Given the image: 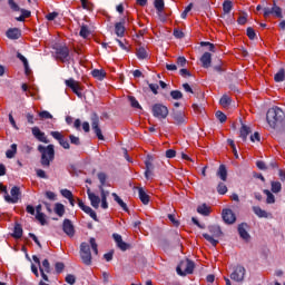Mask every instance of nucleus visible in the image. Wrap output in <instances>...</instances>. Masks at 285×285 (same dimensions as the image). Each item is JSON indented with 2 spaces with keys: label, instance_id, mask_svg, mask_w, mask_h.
I'll use <instances>...</instances> for the list:
<instances>
[{
  "label": "nucleus",
  "instance_id": "nucleus-26",
  "mask_svg": "<svg viewBox=\"0 0 285 285\" xmlns=\"http://www.w3.org/2000/svg\"><path fill=\"white\" fill-rule=\"evenodd\" d=\"M216 175L222 181H226L228 179V169L226 168V165H219Z\"/></svg>",
  "mask_w": 285,
  "mask_h": 285
},
{
  "label": "nucleus",
  "instance_id": "nucleus-15",
  "mask_svg": "<svg viewBox=\"0 0 285 285\" xmlns=\"http://www.w3.org/2000/svg\"><path fill=\"white\" fill-rule=\"evenodd\" d=\"M62 230L68 237H75V225H72V220L66 218L62 223Z\"/></svg>",
  "mask_w": 285,
  "mask_h": 285
},
{
  "label": "nucleus",
  "instance_id": "nucleus-16",
  "mask_svg": "<svg viewBox=\"0 0 285 285\" xmlns=\"http://www.w3.org/2000/svg\"><path fill=\"white\" fill-rule=\"evenodd\" d=\"M31 132L38 141H41L42 144H50V140H48V137H46V132L41 131L39 127H33Z\"/></svg>",
  "mask_w": 285,
  "mask_h": 285
},
{
  "label": "nucleus",
  "instance_id": "nucleus-18",
  "mask_svg": "<svg viewBox=\"0 0 285 285\" xmlns=\"http://www.w3.org/2000/svg\"><path fill=\"white\" fill-rule=\"evenodd\" d=\"M238 235L240 239L248 242L250 239V234H248V225L246 223H240L238 225Z\"/></svg>",
  "mask_w": 285,
  "mask_h": 285
},
{
  "label": "nucleus",
  "instance_id": "nucleus-56",
  "mask_svg": "<svg viewBox=\"0 0 285 285\" xmlns=\"http://www.w3.org/2000/svg\"><path fill=\"white\" fill-rule=\"evenodd\" d=\"M216 119H218V121H220V124H225L227 117L226 114H224L223 111H216Z\"/></svg>",
  "mask_w": 285,
  "mask_h": 285
},
{
  "label": "nucleus",
  "instance_id": "nucleus-24",
  "mask_svg": "<svg viewBox=\"0 0 285 285\" xmlns=\"http://www.w3.org/2000/svg\"><path fill=\"white\" fill-rule=\"evenodd\" d=\"M200 62L204 68H210V65L213 63V55H210V52H205L200 57Z\"/></svg>",
  "mask_w": 285,
  "mask_h": 285
},
{
  "label": "nucleus",
  "instance_id": "nucleus-37",
  "mask_svg": "<svg viewBox=\"0 0 285 285\" xmlns=\"http://www.w3.org/2000/svg\"><path fill=\"white\" fill-rule=\"evenodd\" d=\"M154 8L157 10L158 14H161L166 8L164 0H154Z\"/></svg>",
  "mask_w": 285,
  "mask_h": 285
},
{
  "label": "nucleus",
  "instance_id": "nucleus-1",
  "mask_svg": "<svg viewBox=\"0 0 285 285\" xmlns=\"http://www.w3.org/2000/svg\"><path fill=\"white\" fill-rule=\"evenodd\" d=\"M284 110L279 107H272L267 110L266 121L272 128H277L284 121Z\"/></svg>",
  "mask_w": 285,
  "mask_h": 285
},
{
  "label": "nucleus",
  "instance_id": "nucleus-45",
  "mask_svg": "<svg viewBox=\"0 0 285 285\" xmlns=\"http://www.w3.org/2000/svg\"><path fill=\"white\" fill-rule=\"evenodd\" d=\"M263 193L267 197L266 198V204H275V195H273V193H271V190L264 189Z\"/></svg>",
  "mask_w": 285,
  "mask_h": 285
},
{
  "label": "nucleus",
  "instance_id": "nucleus-50",
  "mask_svg": "<svg viewBox=\"0 0 285 285\" xmlns=\"http://www.w3.org/2000/svg\"><path fill=\"white\" fill-rule=\"evenodd\" d=\"M89 244H90L91 250L95 253V255H99V248H98V245H97V240L94 237H91L89 239Z\"/></svg>",
  "mask_w": 285,
  "mask_h": 285
},
{
  "label": "nucleus",
  "instance_id": "nucleus-48",
  "mask_svg": "<svg viewBox=\"0 0 285 285\" xmlns=\"http://www.w3.org/2000/svg\"><path fill=\"white\" fill-rule=\"evenodd\" d=\"M217 193L218 195H226L228 193V187L224 183H219L217 185Z\"/></svg>",
  "mask_w": 285,
  "mask_h": 285
},
{
  "label": "nucleus",
  "instance_id": "nucleus-20",
  "mask_svg": "<svg viewBox=\"0 0 285 285\" xmlns=\"http://www.w3.org/2000/svg\"><path fill=\"white\" fill-rule=\"evenodd\" d=\"M87 195L89 197V202L92 208H99V204H101V198H99V196H97L95 193L90 191V189L87 190Z\"/></svg>",
  "mask_w": 285,
  "mask_h": 285
},
{
  "label": "nucleus",
  "instance_id": "nucleus-57",
  "mask_svg": "<svg viewBox=\"0 0 285 285\" xmlns=\"http://www.w3.org/2000/svg\"><path fill=\"white\" fill-rule=\"evenodd\" d=\"M200 46L204 48L207 46L209 52H215V45L208 41H202Z\"/></svg>",
  "mask_w": 285,
  "mask_h": 285
},
{
  "label": "nucleus",
  "instance_id": "nucleus-7",
  "mask_svg": "<svg viewBox=\"0 0 285 285\" xmlns=\"http://www.w3.org/2000/svg\"><path fill=\"white\" fill-rule=\"evenodd\" d=\"M65 85L67 86V88H70V90H72V92L77 95V97H83V94H81L83 87H81V82L75 80V78H69L65 80Z\"/></svg>",
  "mask_w": 285,
  "mask_h": 285
},
{
  "label": "nucleus",
  "instance_id": "nucleus-28",
  "mask_svg": "<svg viewBox=\"0 0 285 285\" xmlns=\"http://www.w3.org/2000/svg\"><path fill=\"white\" fill-rule=\"evenodd\" d=\"M253 213L257 215L261 219H268L271 217V214H268L266 210L262 209L259 206L253 207Z\"/></svg>",
  "mask_w": 285,
  "mask_h": 285
},
{
  "label": "nucleus",
  "instance_id": "nucleus-39",
  "mask_svg": "<svg viewBox=\"0 0 285 285\" xmlns=\"http://www.w3.org/2000/svg\"><path fill=\"white\" fill-rule=\"evenodd\" d=\"M219 104L223 106V108H228V106L233 104V99L228 95H223L219 99Z\"/></svg>",
  "mask_w": 285,
  "mask_h": 285
},
{
  "label": "nucleus",
  "instance_id": "nucleus-54",
  "mask_svg": "<svg viewBox=\"0 0 285 285\" xmlns=\"http://www.w3.org/2000/svg\"><path fill=\"white\" fill-rule=\"evenodd\" d=\"M246 35L252 41L257 37V33L255 32V29H253V27L247 28Z\"/></svg>",
  "mask_w": 285,
  "mask_h": 285
},
{
  "label": "nucleus",
  "instance_id": "nucleus-44",
  "mask_svg": "<svg viewBox=\"0 0 285 285\" xmlns=\"http://www.w3.org/2000/svg\"><path fill=\"white\" fill-rule=\"evenodd\" d=\"M7 3L12 12H19V10H21L19 3H17L14 0H7Z\"/></svg>",
  "mask_w": 285,
  "mask_h": 285
},
{
  "label": "nucleus",
  "instance_id": "nucleus-3",
  "mask_svg": "<svg viewBox=\"0 0 285 285\" xmlns=\"http://www.w3.org/2000/svg\"><path fill=\"white\" fill-rule=\"evenodd\" d=\"M208 230L212 235L204 233L203 234L204 239H206V242H209L212 246H217V244H219V240H217V238L224 236V232H222V227L219 225H209Z\"/></svg>",
  "mask_w": 285,
  "mask_h": 285
},
{
  "label": "nucleus",
  "instance_id": "nucleus-62",
  "mask_svg": "<svg viewBox=\"0 0 285 285\" xmlns=\"http://www.w3.org/2000/svg\"><path fill=\"white\" fill-rule=\"evenodd\" d=\"M57 17H59V12L53 11V12L48 13L46 16V19H47V21H55Z\"/></svg>",
  "mask_w": 285,
  "mask_h": 285
},
{
  "label": "nucleus",
  "instance_id": "nucleus-19",
  "mask_svg": "<svg viewBox=\"0 0 285 285\" xmlns=\"http://www.w3.org/2000/svg\"><path fill=\"white\" fill-rule=\"evenodd\" d=\"M126 18H122L120 22H116L115 24V32L117 37H124L126 35Z\"/></svg>",
  "mask_w": 285,
  "mask_h": 285
},
{
  "label": "nucleus",
  "instance_id": "nucleus-38",
  "mask_svg": "<svg viewBox=\"0 0 285 285\" xmlns=\"http://www.w3.org/2000/svg\"><path fill=\"white\" fill-rule=\"evenodd\" d=\"M55 213L58 217H63L66 215V207L61 203H56L55 205Z\"/></svg>",
  "mask_w": 285,
  "mask_h": 285
},
{
  "label": "nucleus",
  "instance_id": "nucleus-4",
  "mask_svg": "<svg viewBox=\"0 0 285 285\" xmlns=\"http://www.w3.org/2000/svg\"><path fill=\"white\" fill-rule=\"evenodd\" d=\"M177 274L181 277L186 275H193V272L195 271V262L190 259H185L179 263V265L176 268Z\"/></svg>",
  "mask_w": 285,
  "mask_h": 285
},
{
  "label": "nucleus",
  "instance_id": "nucleus-9",
  "mask_svg": "<svg viewBox=\"0 0 285 285\" xmlns=\"http://www.w3.org/2000/svg\"><path fill=\"white\" fill-rule=\"evenodd\" d=\"M263 11L265 19H268L269 14L275 16L276 19H284V14L282 13V9L279 8V6H277V2H274L272 8H264Z\"/></svg>",
  "mask_w": 285,
  "mask_h": 285
},
{
  "label": "nucleus",
  "instance_id": "nucleus-46",
  "mask_svg": "<svg viewBox=\"0 0 285 285\" xmlns=\"http://www.w3.org/2000/svg\"><path fill=\"white\" fill-rule=\"evenodd\" d=\"M98 179L100 181L99 190L101 191V189L104 190V186H106V180L108 179V176L106 175V173H99Z\"/></svg>",
  "mask_w": 285,
  "mask_h": 285
},
{
  "label": "nucleus",
  "instance_id": "nucleus-10",
  "mask_svg": "<svg viewBox=\"0 0 285 285\" xmlns=\"http://www.w3.org/2000/svg\"><path fill=\"white\" fill-rule=\"evenodd\" d=\"M244 277H246V268L242 265H237L230 274V279H233V282H244Z\"/></svg>",
  "mask_w": 285,
  "mask_h": 285
},
{
  "label": "nucleus",
  "instance_id": "nucleus-53",
  "mask_svg": "<svg viewBox=\"0 0 285 285\" xmlns=\"http://www.w3.org/2000/svg\"><path fill=\"white\" fill-rule=\"evenodd\" d=\"M69 140L73 146H81V139L75 135H69Z\"/></svg>",
  "mask_w": 285,
  "mask_h": 285
},
{
  "label": "nucleus",
  "instance_id": "nucleus-27",
  "mask_svg": "<svg viewBox=\"0 0 285 285\" xmlns=\"http://www.w3.org/2000/svg\"><path fill=\"white\" fill-rule=\"evenodd\" d=\"M150 159H153V158L149 157V159L145 160V166H146L145 177H146V179H150V177H153V169L155 168V166L153 165V161Z\"/></svg>",
  "mask_w": 285,
  "mask_h": 285
},
{
  "label": "nucleus",
  "instance_id": "nucleus-29",
  "mask_svg": "<svg viewBox=\"0 0 285 285\" xmlns=\"http://www.w3.org/2000/svg\"><path fill=\"white\" fill-rule=\"evenodd\" d=\"M32 259H33V262H35L36 264H38L39 271H40V275H41L42 279H43L45 282H49L50 279L48 278V274H46V273L43 272V267H41V261L39 259V256L33 255V256H32Z\"/></svg>",
  "mask_w": 285,
  "mask_h": 285
},
{
  "label": "nucleus",
  "instance_id": "nucleus-63",
  "mask_svg": "<svg viewBox=\"0 0 285 285\" xmlns=\"http://www.w3.org/2000/svg\"><path fill=\"white\" fill-rule=\"evenodd\" d=\"M117 247L120 250L126 252V250H128V248H130V244L122 240L120 244L117 245Z\"/></svg>",
  "mask_w": 285,
  "mask_h": 285
},
{
  "label": "nucleus",
  "instance_id": "nucleus-23",
  "mask_svg": "<svg viewBox=\"0 0 285 285\" xmlns=\"http://www.w3.org/2000/svg\"><path fill=\"white\" fill-rule=\"evenodd\" d=\"M250 132H253L250 127L246 126L245 124H242V127L239 129V138L242 139V141H247L248 135H250Z\"/></svg>",
  "mask_w": 285,
  "mask_h": 285
},
{
  "label": "nucleus",
  "instance_id": "nucleus-52",
  "mask_svg": "<svg viewBox=\"0 0 285 285\" xmlns=\"http://www.w3.org/2000/svg\"><path fill=\"white\" fill-rule=\"evenodd\" d=\"M129 101H130L131 108H138L139 110H141V105H139V101L137 100V98H135L134 96H129Z\"/></svg>",
  "mask_w": 285,
  "mask_h": 285
},
{
  "label": "nucleus",
  "instance_id": "nucleus-36",
  "mask_svg": "<svg viewBox=\"0 0 285 285\" xmlns=\"http://www.w3.org/2000/svg\"><path fill=\"white\" fill-rule=\"evenodd\" d=\"M91 77L98 79L99 81H104V79H106V72L104 70L94 69L91 71Z\"/></svg>",
  "mask_w": 285,
  "mask_h": 285
},
{
  "label": "nucleus",
  "instance_id": "nucleus-14",
  "mask_svg": "<svg viewBox=\"0 0 285 285\" xmlns=\"http://www.w3.org/2000/svg\"><path fill=\"white\" fill-rule=\"evenodd\" d=\"M56 55L60 61H68V57H70V49H68L66 46L57 47Z\"/></svg>",
  "mask_w": 285,
  "mask_h": 285
},
{
  "label": "nucleus",
  "instance_id": "nucleus-12",
  "mask_svg": "<svg viewBox=\"0 0 285 285\" xmlns=\"http://www.w3.org/2000/svg\"><path fill=\"white\" fill-rule=\"evenodd\" d=\"M171 118L175 121L176 126H186L187 121H186V112L181 111V110H173L171 111Z\"/></svg>",
  "mask_w": 285,
  "mask_h": 285
},
{
  "label": "nucleus",
  "instance_id": "nucleus-59",
  "mask_svg": "<svg viewBox=\"0 0 285 285\" xmlns=\"http://www.w3.org/2000/svg\"><path fill=\"white\" fill-rule=\"evenodd\" d=\"M65 282H67V284L75 285L77 277H75L72 274H68L65 278Z\"/></svg>",
  "mask_w": 285,
  "mask_h": 285
},
{
  "label": "nucleus",
  "instance_id": "nucleus-33",
  "mask_svg": "<svg viewBox=\"0 0 285 285\" xmlns=\"http://www.w3.org/2000/svg\"><path fill=\"white\" fill-rule=\"evenodd\" d=\"M108 195L109 193L100 187L101 208H104L105 210L108 208Z\"/></svg>",
  "mask_w": 285,
  "mask_h": 285
},
{
  "label": "nucleus",
  "instance_id": "nucleus-30",
  "mask_svg": "<svg viewBox=\"0 0 285 285\" xmlns=\"http://www.w3.org/2000/svg\"><path fill=\"white\" fill-rule=\"evenodd\" d=\"M111 196L114 197V202H117V204L125 210V213H128V205L117 195V193H112Z\"/></svg>",
  "mask_w": 285,
  "mask_h": 285
},
{
  "label": "nucleus",
  "instance_id": "nucleus-25",
  "mask_svg": "<svg viewBox=\"0 0 285 285\" xmlns=\"http://www.w3.org/2000/svg\"><path fill=\"white\" fill-rule=\"evenodd\" d=\"M138 197L145 206H148V204H150V196L146 194V190H144V187H138Z\"/></svg>",
  "mask_w": 285,
  "mask_h": 285
},
{
  "label": "nucleus",
  "instance_id": "nucleus-40",
  "mask_svg": "<svg viewBox=\"0 0 285 285\" xmlns=\"http://www.w3.org/2000/svg\"><path fill=\"white\" fill-rule=\"evenodd\" d=\"M285 79V70L284 68H281L275 75H274V81H276V83H282V81H284Z\"/></svg>",
  "mask_w": 285,
  "mask_h": 285
},
{
  "label": "nucleus",
  "instance_id": "nucleus-41",
  "mask_svg": "<svg viewBox=\"0 0 285 285\" xmlns=\"http://www.w3.org/2000/svg\"><path fill=\"white\" fill-rule=\"evenodd\" d=\"M136 56L140 60L148 59V51L146 50V48L139 47L136 51Z\"/></svg>",
  "mask_w": 285,
  "mask_h": 285
},
{
  "label": "nucleus",
  "instance_id": "nucleus-60",
  "mask_svg": "<svg viewBox=\"0 0 285 285\" xmlns=\"http://www.w3.org/2000/svg\"><path fill=\"white\" fill-rule=\"evenodd\" d=\"M186 63H188V60H186V57H178L177 58V66L180 68H186Z\"/></svg>",
  "mask_w": 285,
  "mask_h": 285
},
{
  "label": "nucleus",
  "instance_id": "nucleus-6",
  "mask_svg": "<svg viewBox=\"0 0 285 285\" xmlns=\"http://www.w3.org/2000/svg\"><path fill=\"white\" fill-rule=\"evenodd\" d=\"M151 112L156 119H166L169 114L168 107L166 105H161V104L153 105Z\"/></svg>",
  "mask_w": 285,
  "mask_h": 285
},
{
  "label": "nucleus",
  "instance_id": "nucleus-58",
  "mask_svg": "<svg viewBox=\"0 0 285 285\" xmlns=\"http://www.w3.org/2000/svg\"><path fill=\"white\" fill-rule=\"evenodd\" d=\"M55 268H56V273L59 275L63 273V268H66V265L61 262H58L56 263Z\"/></svg>",
  "mask_w": 285,
  "mask_h": 285
},
{
  "label": "nucleus",
  "instance_id": "nucleus-22",
  "mask_svg": "<svg viewBox=\"0 0 285 285\" xmlns=\"http://www.w3.org/2000/svg\"><path fill=\"white\" fill-rule=\"evenodd\" d=\"M6 36L8 39L17 40L21 38V30L19 28H10L7 30Z\"/></svg>",
  "mask_w": 285,
  "mask_h": 285
},
{
  "label": "nucleus",
  "instance_id": "nucleus-55",
  "mask_svg": "<svg viewBox=\"0 0 285 285\" xmlns=\"http://www.w3.org/2000/svg\"><path fill=\"white\" fill-rule=\"evenodd\" d=\"M36 219L41 224V226H46V224H47L46 214H43V213L36 214Z\"/></svg>",
  "mask_w": 285,
  "mask_h": 285
},
{
  "label": "nucleus",
  "instance_id": "nucleus-13",
  "mask_svg": "<svg viewBox=\"0 0 285 285\" xmlns=\"http://www.w3.org/2000/svg\"><path fill=\"white\" fill-rule=\"evenodd\" d=\"M51 137L58 141V144L65 149L70 150V142L66 139L65 136L61 135L60 131H51Z\"/></svg>",
  "mask_w": 285,
  "mask_h": 285
},
{
  "label": "nucleus",
  "instance_id": "nucleus-21",
  "mask_svg": "<svg viewBox=\"0 0 285 285\" xmlns=\"http://www.w3.org/2000/svg\"><path fill=\"white\" fill-rule=\"evenodd\" d=\"M233 10V1L225 0L223 2V13L220 16V19H226L228 14H230V11Z\"/></svg>",
  "mask_w": 285,
  "mask_h": 285
},
{
  "label": "nucleus",
  "instance_id": "nucleus-61",
  "mask_svg": "<svg viewBox=\"0 0 285 285\" xmlns=\"http://www.w3.org/2000/svg\"><path fill=\"white\" fill-rule=\"evenodd\" d=\"M62 197H65V199H71L72 196V191H70V189H62L60 190Z\"/></svg>",
  "mask_w": 285,
  "mask_h": 285
},
{
  "label": "nucleus",
  "instance_id": "nucleus-49",
  "mask_svg": "<svg viewBox=\"0 0 285 285\" xmlns=\"http://www.w3.org/2000/svg\"><path fill=\"white\" fill-rule=\"evenodd\" d=\"M41 268L43 269L45 275H46V273H47V274H50V273H51L52 269L50 268V262L48 261V258H46V259L42 261V266H41Z\"/></svg>",
  "mask_w": 285,
  "mask_h": 285
},
{
  "label": "nucleus",
  "instance_id": "nucleus-64",
  "mask_svg": "<svg viewBox=\"0 0 285 285\" xmlns=\"http://www.w3.org/2000/svg\"><path fill=\"white\" fill-rule=\"evenodd\" d=\"M39 117L41 118V119H52V115L49 112V111H40L39 112Z\"/></svg>",
  "mask_w": 285,
  "mask_h": 285
},
{
  "label": "nucleus",
  "instance_id": "nucleus-31",
  "mask_svg": "<svg viewBox=\"0 0 285 285\" xmlns=\"http://www.w3.org/2000/svg\"><path fill=\"white\" fill-rule=\"evenodd\" d=\"M12 237L14 239H21L23 237V227H21V224L17 223L14 225Z\"/></svg>",
  "mask_w": 285,
  "mask_h": 285
},
{
  "label": "nucleus",
  "instance_id": "nucleus-11",
  "mask_svg": "<svg viewBox=\"0 0 285 285\" xmlns=\"http://www.w3.org/2000/svg\"><path fill=\"white\" fill-rule=\"evenodd\" d=\"M10 193L11 196H4L6 202H8V204H17L21 197V188H19L18 186H13Z\"/></svg>",
  "mask_w": 285,
  "mask_h": 285
},
{
  "label": "nucleus",
  "instance_id": "nucleus-5",
  "mask_svg": "<svg viewBox=\"0 0 285 285\" xmlns=\"http://www.w3.org/2000/svg\"><path fill=\"white\" fill-rule=\"evenodd\" d=\"M80 259L85 266H92V253L88 243L80 244Z\"/></svg>",
  "mask_w": 285,
  "mask_h": 285
},
{
  "label": "nucleus",
  "instance_id": "nucleus-51",
  "mask_svg": "<svg viewBox=\"0 0 285 285\" xmlns=\"http://www.w3.org/2000/svg\"><path fill=\"white\" fill-rule=\"evenodd\" d=\"M170 97L171 99L179 100V99H184V94H181V91L179 90H171Z\"/></svg>",
  "mask_w": 285,
  "mask_h": 285
},
{
  "label": "nucleus",
  "instance_id": "nucleus-43",
  "mask_svg": "<svg viewBox=\"0 0 285 285\" xmlns=\"http://www.w3.org/2000/svg\"><path fill=\"white\" fill-rule=\"evenodd\" d=\"M79 35H80V37H82V39H88V37H90V29H88V26L82 24L80 27Z\"/></svg>",
  "mask_w": 285,
  "mask_h": 285
},
{
  "label": "nucleus",
  "instance_id": "nucleus-8",
  "mask_svg": "<svg viewBox=\"0 0 285 285\" xmlns=\"http://www.w3.org/2000/svg\"><path fill=\"white\" fill-rule=\"evenodd\" d=\"M90 119H91V128L96 137H98L100 141H104L106 138L101 132V128H99V115H97V112H92Z\"/></svg>",
  "mask_w": 285,
  "mask_h": 285
},
{
  "label": "nucleus",
  "instance_id": "nucleus-42",
  "mask_svg": "<svg viewBox=\"0 0 285 285\" xmlns=\"http://www.w3.org/2000/svg\"><path fill=\"white\" fill-rule=\"evenodd\" d=\"M14 155H17V144H12L11 149L6 151L7 159H14Z\"/></svg>",
  "mask_w": 285,
  "mask_h": 285
},
{
  "label": "nucleus",
  "instance_id": "nucleus-17",
  "mask_svg": "<svg viewBox=\"0 0 285 285\" xmlns=\"http://www.w3.org/2000/svg\"><path fill=\"white\" fill-rule=\"evenodd\" d=\"M222 217L225 224H235V222H237V217L235 216V213L232 212V209H224Z\"/></svg>",
  "mask_w": 285,
  "mask_h": 285
},
{
  "label": "nucleus",
  "instance_id": "nucleus-47",
  "mask_svg": "<svg viewBox=\"0 0 285 285\" xmlns=\"http://www.w3.org/2000/svg\"><path fill=\"white\" fill-rule=\"evenodd\" d=\"M271 186H272V188H271L272 193H274V194L282 193V183L272 181Z\"/></svg>",
  "mask_w": 285,
  "mask_h": 285
},
{
  "label": "nucleus",
  "instance_id": "nucleus-35",
  "mask_svg": "<svg viewBox=\"0 0 285 285\" xmlns=\"http://www.w3.org/2000/svg\"><path fill=\"white\" fill-rule=\"evenodd\" d=\"M197 213H199V215H204V217H208V215H210V207L204 203L197 207Z\"/></svg>",
  "mask_w": 285,
  "mask_h": 285
},
{
  "label": "nucleus",
  "instance_id": "nucleus-32",
  "mask_svg": "<svg viewBox=\"0 0 285 285\" xmlns=\"http://www.w3.org/2000/svg\"><path fill=\"white\" fill-rule=\"evenodd\" d=\"M17 59L22 61L26 75H30V65L28 63L26 56L21 55V52H17Z\"/></svg>",
  "mask_w": 285,
  "mask_h": 285
},
{
  "label": "nucleus",
  "instance_id": "nucleus-2",
  "mask_svg": "<svg viewBox=\"0 0 285 285\" xmlns=\"http://www.w3.org/2000/svg\"><path fill=\"white\" fill-rule=\"evenodd\" d=\"M38 150L41 153L40 164L43 168H50V163L55 161V145L38 146Z\"/></svg>",
  "mask_w": 285,
  "mask_h": 285
},
{
  "label": "nucleus",
  "instance_id": "nucleus-34",
  "mask_svg": "<svg viewBox=\"0 0 285 285\" xmlns=\"http://www.w3.org/2000/svg\"><path fill=\"white\" fill-rule=\"evenodd\" d=\"M86 215H89L94 222H99V218L97 217V213L90 208V206L85 205L81 209Z\"/></svg>",
  "mask_w": 285,
  "mask_h": 285
}]
</instances>
